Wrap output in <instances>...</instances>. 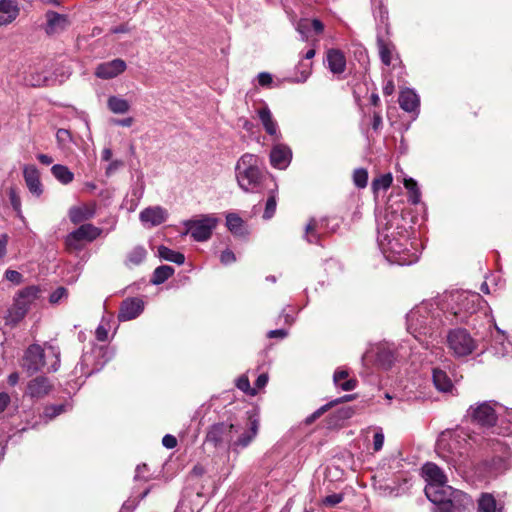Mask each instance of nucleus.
I'll return each instance as SVG.
<instances>
[{
	"instance_id": "nucleus-1",
	"label": "nucleus",
	"mask_w": 512,
	"mask_h": 512,
	"mask_svg": "<svg viewBox=\"0 0 512 512\" xmlns=\"http://www.w3.org/2000/svg\"><path fill=\"white\" fill-rule=\"evenodd\" d=\"M408 224L399 207L393 205L387 206L377 217L378 245L390 263L406 266L418 260L417 253L409 248Z\"/></svg>"
},
{
	"instance_id": "nucleus-2",
	"label": "nucleus",
	"mask_w": 512,
	"mask_h": 512,
	"mask_svg": "<svg viewBox=\"0 0 512 512\" xmlns=\"http://www.w3.org/2000/svg\"><path fill=\"white\" fill-rule=\"evenodd\" d=\"M407 330L425 348L442 325L444 319L437 300L423 301L410 310L406 316Z\"/></svg>"
},
{
	"instance_id": "nucleus-3",
	"label": "nucleus",
	"mask_w": 512,
	"mask_h": 512,
	"mask_svg": "<svg viewBox=\"0 0 512 512\" xmlns=\"http://www.w3.org/2000/svg\"><path fill=\"white\" fill-rule=\"evenodd\" d=\"M437 301L446 320L463 323L478 310L482 297L476 292L452 291L443 294Z\"/></svg>"
},
{
	"instance_id": "nucleus-4",
	"label": "nucleus",
	"mask_w": 512,
	"mask_h": 512,
	"mask_svg": "<svg viewBox=\"0 0 512 512\" xmlns=\"http://www.w3.org/2000/svg\"><path fill=\"white\" fill-rule=\"evenodd\" d=\"M472 437L464 428L441 434L436 444L439 457L458 469L464 465Z\"/></svg>"
},
{
	"instance_id": "nucleus-5",
	"label": "nucleus",
	"mask_w": 512,
	"mask_h": 512,
	"mask_svg": "<svg viewBox=\"0 0 512 512\" xmlns=\"http://www.w3.org/2000/svg\"><path fill=\"white\" fill-rule=\"evenodd\" d=\"M264 176V164L258 155L245 153L237 160L235 178L244 192L258 191Z\"/></svg>"
},
{
	"instance_id": "nucleus-6",
	"label": "nucleus",
	"mask_w": 512,
	"mask_h": 512,
	"mask_svg": "<svg viewBox=\"0 0 512 512\" xmlns=\"http://www.w3.org/2000/svg\"><path fill=\"white\" fill-rule=\"evenodd\" d=\"M425 495L436 506L433 512H457L459 510L455 503L457 496L467 499V506L472 504V500L468 495L454 491L447 483L439 485L426 484Z\"/></svg>"
},
{
	"instance_id": "nucleus-7",
	"label": "nucleus",
	"mask_w": 512,
	"mask_h": 512,
	"mask_svg": "<svg viewBox=\"0 0 512 512\" xmlns=\"http://www.w3.org/2000/svg\"><path fill=\"white\" fill-rule=\"evenodd\" d=\"M497 405L494 401L475 403L467 409L465 418L482 427H492L497 421Z\"/></svg>"
},
{
	"instance_id": "nucleus-8",
	"label": "nucleus",
	"mask_w": 512,
	"mask_h": 512,
	"mask_svg": "<svg viewBox=\"0 0 512 512\" xmlns=\"http://www.w3.org/2000/svg\"><path fill=\"white\" fill-rule=\"evenodd\" d=\"M374 360L382 369H389L396 360V350L393 344L379 343L372 345L362 356V362Z\"/></svg>"
},
{
	"instance_id": "nucleus-9",
	"label": "nucleus",
	"mask_w": 512,
	"mask_h": 512,
	"mask_svg": "<svg viewBox=\"0 0 512 512\" xmlns=\"http://www.w3.org/2000/svg\"><path fill=\"white\" fill-rule=\"evenodd\" d=\"M447 343L457 357L470 355L476 349V341L462 328L451 330L447 335Z\"/></svg>"
},
{
	"instance_id": "nucleus-10",
	"label": "nucleus",
	"mask_w": 512,
	"mask_h": 512,
	"mask_svg": "<svg viewBox=\"0 0 512 512\" xmlns=\"http://www.w3.org/2000/svg\"><path fill=\"white\" fill-rule=\"evenodd\" d=\"M102 233V229L87 223L70 232L65 238V245L69 251H79L83 242H92Z\"/></svg>"
},
{
	"instance_id": "nucleus-11",
	"label": "nucleus",
	"mask_w": 512,
	"mask_h": 512,
	"mask_svg": "<svg viewBox=\"0 0 512 512\" xmlns=\"http://www.w3.org/2000/svg\"><path fill=\"white\" fill-rule=\"evenodd\" d=\"M217 222L215 217L203 215L200 219L185 221L184 225L186 233H189L194 240L203 242L211 237Z\"/></svg>"
},
{
	"instance_id": "nucleus-12",
	"label": "nucleus",
	"mask_w": 512,
	"mask_h": 512,
	"mask_svg": "<svg viewBox=\"0 0 512 512\" xmlns=\"http://www.w3.org/2000/svg\"><path fill=\"white\" fill-rule=\"evenodd\" d=\"M250 420V429L242 431L240 425H235L228 423L231 426L232 433L231 435V443L228 446L232 447L234 450L237 448H245L247 447L253 438L256 436L258 432L259 422L257 419L253 418L252 415H249Z\"/></svg>"
},
{
	"instance_id": "nucleus-13",
	"label": "nucleus",
	"mask_w": 512,
	"mask_h": 512,
	"mask_svg": "<svg viewBox=\"0 0 512 512\" xmlns=\"http://www.w3.org/2000/svg\"><path fill=\"white\" fill-rule=\"evenodd\" d=\"M44 349L38 344L30 345L23 356L22 367L30 375L40 371L45 365Z\"/></svg>"
},
{
	"instance_id": "nucleus-14",
	"label": "nucleus",
	"mask_w": 512,
	"mask_h": 512,
	"mask_svg": "<svg viewBox=\"0 0 512 512\" xmlns=\"http://www.w3.org/2000/svg\"><path fill=\"white\" fill-rule=\"evenodd\" d=\"M46 23L43 26L48 36L61 34L69 28L71 21L66 14H60L54 10H48L45 13Z\"/></svg>"
},
{
	"instance_id": "nucleus-15",
	"label": "nucleus",
	"mask_w": 512,
	"mask_h": 512,
	"mask_svg": "<svg viewBox=\"0 0 512 512\" xmlns=\"http://www.w3.org/2000/svg\"><path fill=\"white\" fill-rule=\"evenodd\" d=\"M230 433H232V430L228 423H216L209 428L205 440L216 448L225 447L231 443Z\"/></svg>"
},
{
	"instance_id": "nucleus-16",
	"label": "nucleus",
	"mask_w": 512,
	"mask_h": 512,
	"mask_svg": "<svg viewBox=\"0 0 512 512\" xmlns=\"http://www.w3.org/2000/svg\"><path fill=\"white\" fill-rule=\"evenodd\" d=\"M126 68V62L117 58L98 64L94 74L100 79L109 80L122 74Z\"/></svg>"
},
{
	"instance_id": "nucleus-17",
	"label": "nucleus",
	"mask_w": 512,
	"mask_h": 512,
	"mask_svg": "<svg viewBox=\"0 0 512 512\" xmlns=\"http://www.w3.org/2000/svg\"><path fill=\"white\" fill-rule=\"evenodd\" d=\"M144 309V302L139 298L125 299L119 309L118 320L129 321L137 318Z\"/></svg>"
},
{
	"instance_id": "nucleus-18",
	"label": "nucleus",
	"mask_w": 512,
	"mask_h": 512,
	"mask_svg": "<svg viewBox=\"0 0 512 512\" xmlns=\"http://www.w3.org/2000/svg\"><path fill=\"white\" fill-rule=\"evenodd\" d=\"M292 160V151L285 144H276L270 152L271 165L280 170L286 169Z\"/></svg>"
},
{
	"instance_id": "nucleus-19",
	"label": "nucleus",
	"mask_w": 512,
	"mask_h": 512,
	"mask_svg": "<svg viewBox=\"0 0 512 512\" xmlns=\"http://www.w3.org/2000/svg\"><path fill=\"white\" fill-rule=\"evenodd\" d=\"M20 14L17 0H0V27L14 22Z\"/></svg>"
},
{
	"instance_id": "nucleus-20",
	"label": "nucleus",
	"mask_w": 512,
	"mask_h": 512,
	"mask_svg": "<svg viewBox=\"0 0 512 512\" xmlns=\"http://www.w3.org/2000/svg\"><path fill=\"white\" fill-rule=\"evenodd\" d=\"M139 218L144 224L157 226L167 220L168 212L160 206L148 207L140 212Z\"/></svg>"
},
{
	"instance_id": "nucleus-21",
	"label": "nucleus",
	"mask_w": 512,
	"mask_h": 512,
	"mask_svg": "<svg viewBox=\"0 0 512 512\" xmlns=\"http://www.w3.org/2000/svg\"><path fill=\"white\" fill-rule=\"evenodd\" d=\"M23 177L30 193L39 197L43 193V186L40 181L38 169L34 165L25 166Z\"/></svg>"
},
{
	"instance_id": "nucleus-22",
	"label": "nucleus",
	"mask_w": 512,
	"mask_h": 512,
	"mask_svg": "<svg viewBox=\"0 0 512 512\" xmlns=\"http://www.w3.org/2000/svg\"><path fill=\"white\" fill-rule=\"evenodd\" d=\"M39 293L40 289L37 286L25 287L16 294L13 303L28 313L30 306L38 299Z\"/></svg>"
},
{
	"instance_id": "nucleus-23",
	"label": "nucleus",
	"mask_w": 512,
	"mask_h": 512,
	"mask_svg": "<svg viewBox=\"0 0 512 512\" xmlns=\"http://www.w3.org/2000/svg\"><path fill=\"white\" fill-rule=\"evenodd\" d=\"M398 103L401 109L406 112H417L420 105V99L414 90L406 88L400 92Z\"/></svg>"
},
{
	"instance_id": "nucleus-24",
	"label": "nucleus",
	"mask_w": 512,
	"mask_h": 512,
	"mask_svg": "<svg viewBox=\"0 0 512 512\" xmlns=\"http://www.w3.org/2000/svg\"><path fill=\"white\" fill-rule=\"evenodd\" d=\"M51 384L48 378L38 376L27 385V394L32 398H42L49 393Z\"/></svg>"
},
{
	"instance_id": "nucleus-25",
	"label": "nucleus",
	"mask_w": 512,
	"mask_h": 512,
	"mask_svg": "<svg viewBox=\"0 0 512 512\" xmlns=\"http://www.w3.org/2000/svg\"><path fill=\"white\" fill-rule=\"evenodd\" d=\"M423 476L427 482V484H445L447 483V477L442 471L434 463H426L422 468Z\"/></svg>"
},
{
	"instance_id": "nucleus-26",
	"label": "nucleus",
	"mask_w": 512,
	"mask_h": 512,
	"mask_svg": "<svg viewBox=\"0 0 512 512\" xmlns=\"http://www.w3.org/2000/svg\"><path fill=\"white\" fill-rule=\"evenodd\" d=\"M326 60H327L328 68L333 74H341L345 71L346 59H345L343 52H341L340 50H338V49L329 50L327 52Z\"/></svg>"
},
{
	"instance_id": "nucleus-27",
	"label": "nucleus",
	"mask_w": 512,
	"mask_h": 512,
	"mask_svg": "<svg viewBox=\"0 0 512 512\" xmlns=\"http://www.w3.org/2000/svg\"><path fill=\"white\" fill-rule=\"evenodd\" d=\"M68 215L73 224H79L94 217L95 207L88 205L73 206L69 209Z\"/></svg>"
},
{
	"instance_id": "nucleus-28",
	"label": "nucleus",
	"mask_w": 512,
	"mask_h": 512,
	"mask_svg": "<svg viewBox=\"0 0 512 512\" xmlns=\"http://www.w3.org/2000/svg\"><path fill=\"white\" fill-rule=\"evenodd\" d=\"M491 348L493 353L499 357L512 358V342L503 333H498Z\"/></svg>"
},
{
	"instance_id": "nucleus-29",
	"label": "nucleus",
	"mask_w": 512,
	"mask_h": 512,
	"mask_svg": "<svg viewBox=\"0 0 512 512\" xmlns=\"http://www.w3.org/2000/svg\"><path fill=\"white\" fill-rule=\"evenodd\" d=\"M432 380L435 388L440 392H451L453 383L447 373L439 368H434L432 371Z\"/></svg>"
},
{
	"instance_id": "nucleus-30",
	"label": "nucleus",
	"mask_w": 512,
	"mask_h": 512,
	"mask_svg": "<svg viewBox=\"0 0 512 512\" xmlns=\"http://www.w3.org/2000/svg\"><path fill=\"white\" fill-rule=\"evenodd\" d=\"M258 117L267 132L271 136H277L278 125L272 117V113L267 105L258 110Z\"/></svg>"
},
{
	"instance_id": "nucleus-31",
	"label": "nucleus",
	"mask_w": 512,
	"mask_h": 512,
	"mask_svg": "<svg viewBox=\"0 0 512 512\" xmlns=\"http://www.w3.org/2000/svg\"><path fill=\"white\" fill-rule=\"evenodd\" d=\"M503 507L497 504L495 497L489 493H482L478 499L477 512H502Z\"/></svg>"
},
{
	"instance_id": "nucleus-32",
	"label": "nucleus",
	"mask_w": 512,
	"mask_h": 512,
	"mask_svg": "<svg viewBox=\"0 0 512 512\" xmlns=\"http://www.w3.org/2000/svg\"><path fill=\"white\" fill-rule=\"evenodd\" d=\"M26 314L27 313L22 308L13 303L4 315L5 324L10 327H15L25 318Z\"/></svg>"
},
{
	"instance_id": "nucleus-33",
	"label": "nucleus",
	"mask_w": 512,
	"mask_h": 512,
	"mask_svg": "<svg viewBox=\"0 0 512 512\" xmlns=\"http://www.w3.org/2000/svg\"><path fill=\"white\" fill-rule=\"evenodd\" d=\"M52 175L62 184L67 185L74 179L73 172L65 165L55 164L51 167Z\"/></svg>"
},
{
	"instance_id": "nucleus-34",
	"label": "nucleus",
	"mask_w": 512,
	"mask_h": 512,
	"mask_svg": "<svg viewBox=\"0 0 512 512\" xmlns=\"http://www.w3.org/2000/svg\"><path fill=\"white\" fill-rule=\"evenodd\" d=\"M174 272L175 270L172 266L161 265L154 270L150 282L153 285H160L168 280Z\"/></svg>"
},
{
	"instance_id": "nucleus-35",
	"label": "nucleus",
	"mask_w": 512,
	"mask_h": 512,
	"mask_svg": "<svg viewBox=\"0 0 512 512\" xmlns=\"http://www.w3.org/2000/svg\"><path fill=\"white\" fill-rule=\"evenodd\" d=\"M158 256L166 261L182 265L185 262V256L177 251H174L164 245L158 247Z\"/></svg>"
},
{
	"instance_id": "nucleus-36",
	"label": "nucleus",
	"mask_w": 512,
	"mask_h": 512,
	"mask_svg": "<svg viewBox=\"0 0 512 512\" xmlns=\"http://www.w3.org/2000/svg\"><path fill=\"white\" fill-rule=\"evenodd\" d=\"M107 106L114 114H125L130 109L129 102L118 96H110L107 100Z\"/></svg>"
},
{
	"instance_id": "nucleus-37",
	"label": "nucleus",
	"mask_w": 512,
	"mask_h": 512,
	"mask_svg": "<svg viewBox=\"0 0 512 512\" xmlns=\"http://www.w3.org/2000/svg\"><path fill=\"white\" fill-rule=\"evenodd\" d=\"M322 224H319L315 219L310 220L305 228V238L311 244H320V235Z\"/></svg>"
},
{
	"instance_id": "nucleus-38",
	"label": "nucleus",
	"mask_w": 512,
	"mask_h": 512,
	"mask_svg": "<svg viewBox=\"0 0 512 512\" xmlns=\"http://www.w3.org/2000/svg\"><path fill=\"white\" fill-rule=\"evenodd\" d=\"M226 225L234 235L241 236L244 234L243 220L237 214H228L226 217Z\"/></svg>"
},
{
	"instance_id": "nucleus-39",
	"label": "nucleus",
	"mask_w": 512,
	"mask_h": 512,
	"mask_svg": "<svg viewBox=\"0 0 512 512\" xmlns=\"http://www.w3.org/2000/svg\"><path fill=\"white\" fill-rule=\"evenodd\" d=\"M8 196H9L10 204H11L13 210L15 211L16 216L22 222H25V217H24V215L22 213V208H21V198H20V195H19V192H18L17 188L16 187H10L9 190H8Z\"/></svg>"
},
{
	"instance_id": "nucleus-40",
	"label": "nucleus",
	"mask_w": 512,
	"mask_h": 512,
	"mask_svg": "<svg viewBox=\"0 0 512 512\" xmlns=\"http://www.w3.org/2000/svg\"><path fill=\"white\" fill-rule=\"evenodd\" d=\"M377 45H378V50H379L381 61L386 66H389L392 61V50H393L392 45H390L389 43H387L386 41H384L381 38L377 39Z\"/></svg>"
},
{
	"instance_id": "nucleus-41",
	"label": "nucleus",
	"mask_w": 512,
	"mask_h": 512,
	"mask_svg": "<svg viewBox=\"0 0 512 512\" xmlns=\"http://www.w3.org/2000/svg\"><path fill=\"white\" fill-rule=\"evenodd\" d=\"M311 73V64L300 62L296 67V76L287 79L291 83H304Z\"/></svg>"
},
{
	"instance_id": "nucleus-42",
	"label": "nucleus",
	"mask_w": 512,
	"mask_h": 512,
	"mask_svg": "<svg viewBox=\"0 0 512 512\" xmlns=\"http://www.w3.org/2000/svg\"><path fill=\"white\" fill-rule=\"evenodd\" d=\"M393 181V177L391 173L380 175L379 177L375 178L372 182V189L374 193H378L379 191L387 190Z\"/></svg>"
},
{
	"instance_id": "nucleus-43",
	"label": "nucleus",
	"mask_w": 512,
	"mask_h": 512,
	"mask_svg": "<svg viewBox=\"0 0 512 512\" xmlns=\"http://www.w3.org/2000/svg\"><path fill=\"white\" fill-rule=\"evenodd\" d=\"M404 186L409 192V201L412 204H418L420 202L421 193L417 182L413 178H408L405 179Z\"/></svg>"
},
{
	"instance_id": "nucleus-44",
	"label": "nucleus",
	"mask_w": 512,
	"mask_h": 512,
	"mask_svg": "<svg viewBox=\"0 0 512 512\" xmlns=\"http://www.w3.org/2000/svg\"><path fill=\"white\" fill-rule=\"evenodd\" d=\"M380 495L384 497H398L405 493L403 485L381 484L378 487Z\"/></svg>"
},
{
	"instance_id": "nucleus-45",
	"label": "nucleus",
	"mask_w": 512,
	"mask_h": 512,
	"mask_svg": "<svg viewBox=\"0 0 512 512\" xmlns=\"http://www.w3.org/2000/svg\"><path fill=\"white\" fill-rule=\"evenodd\" d=\"M147 252L144 247L137 246L127 255V261L132 265H139L146 258Z\"/></svg>"
},
{
	"instance_id": "nucleus-46",
	"label": "nucleus",
	"mask_w": 512,
	"mask_h": 512,
	"mask_svg": "<svg viewBox=\"0 0 512 512\" xmlns=\"http://www.w3.org/2000/svg\"><path fill=\"white\" fill-rule=\"evenodd\" d=\"M109 330H110V319L103 317L95 331L96 339L100 342L107 341Z\"/></svg>"
},
{
	"instance_id": "nucleus-47",
	"label": "nucleus",
	"mask_w": 512,
	"mask_h": 512,
	"mask_svg": "<svg viewBox=\"0 0 512 512\" xmlns=\"http://www.w3.org/2000/svg\"><path fill=\"white\" fill-rule=\"evenodd\" d=\"M68 296V290L65 287L60 286L50 294L49 302L52 305H56L63 301H66L68 299Z\"/></svg>"
},
{
	"instance_id": "nucleus-48",
	"label": "nucleus",
	"mask_w": 512,
	"mask_h": 512,
	"mask_svg": "<svg viewBox=\"0 0 512 512\" xmlns=\"http://www.w3.org/2000/svg\"><path fill=\"white\" fill-rule=\"evenodd\" d=\"M354 184L358 188H365L368 182V172L364 168L356 169L353 173Z\"/></svg>"
},
{
	"instance_id": "nucleus-49",
	"label": "nucleus",
	"mask_w": 512,
	"mask_h": 512,
	"mask_svg": "<svg viewBox=\"0 0 512 512\" xmlns=\"http://www.w3.org/2000/svg\"><path fill=\"white\" fill-rule=\"evenodd\" d=\"M66 408H67V405H65V404L50 405L45 408L44 415H45V417H47L49 419H53L56 416L65 412Z\"/></svg>"
},
{
	"instance_id": "nucleus-50",
	"label": "nucleus",
	"mask_w": 512,
	"mask_h": 512,
	"mask_svg": "<svg viewBox=\"0 0 512 512\" xmlns=\"http://www.w3.org/2000/svg\"><path fill=\"white\" fill-rule=\"evenodd\" d=\"M276 205V196L274 194H271L266 201L265 210L263 214L264 219L268 220L273 217L276 211Z\"/></svg>"
},
{
	"instance_id": "nucleus-51",
	"label": "nucleus",
	"mask_w": 512,
	"mask_h": 512,
	"mask_svg": "<svg viewBox=\"0 0 512 512\" xmlns=\"http://www.w3.org/2000/svg\"><path fill=\"white\" fill-rule=\"evenodd\" d=\"M333 406H334V402H329V403L321 406L319 409H317L315 412H313L311 415H309L305 419V423L307 425L312 424L316 419L321 417L326 411H328Z\"/></svg>"
},
{
	"instance_id": "nucleus-52",
	"label": "nucleus",
	"mask_w": 512,
	"mask_h": 512,
	"mask_svg": "<svg viewBox=\"0 0 512 512\" xmlns=\"http://www.w3.org/2000/svg\"><path fill=\"white\" fill-rule=\"evenodd\" d=\"M343 499H344L343 494L334 493V494L326 496L322 500V505H324L326 507H334V506L338 505L339 503H341L343 501Z\"/></svg>"
},
{
	"instance_id": "nucleus-53",
	"label": "nucleus",
	"mask_w": 512,
	"mask_h": 512,
	"mask_svg": "<svg viewBox=\"0 0 512 512\" xmlns=\"http://www.w3.org/2000/svg\"><path fill=\"white\" fill-rule=\"evenodd\" d=\"M56 139L60 146L64 147L68 143L72 142V136L70 131L66 129H59L56 133Z\"/></svg>"
},
{
	"instance_id": "nucleus-54",
	"label": "nucleus",
	"mask_w": 512,
	"mask_h": 512,
	"mask_svg": "<svg viewBox=\"0 0 512 512\" xmlns=\"http://www.w3.org/2000/svg\"><path fill=\"white\" fill-rule=\"evenodd\" d=\"M236 386L245 393H250L251 395L256 393L255 390H251L249 379L245 375H242L237 379Z\"/></svg>"
},
{
	"instance_id": "nucleus-55",
	"label": "nucleus",
	"mask_w": 512,
	"mask_h": 512,
	"mask_svg": "<svg viewBox=\"0 0 512 512\" xmlns=\"http://www.w3.org/2000/svg\"><path fill=\"white\" fill-rule=\"evenodd\" d=\"M46 80V77L40 73H37L35 75L31 74L29 77L25 78L26 84L33 87H38L45 84Z\"/></svg>"
},
{
	"instance_id": "nucleus-56",
	"label": "nucleus",
	"mask_w": 512,
	"mask_h": 512,
	"mask_svg": "<svg viewBox=\"0 0 512 512\" xmlns=\"http://www.w3.org/2000/svg\"><path fill=\"white\" fill-rule=\"evenodd\" d=\"M5 279L12 282L15 285H19L23 281V276L21 273H19L16 270H6L5 272Z\"/></svg>"
},
{
	"instance_id": "nucleus-57",
	"label": "nucleus",
	"mask_w": 512,
	"mask_h": 512,
	"mask_svg": "<svg viewBox=\"0 0 512 512\" xmlns=\"http://www.w3.org/2000/svg\"><path fill=\"white\" fill-rule=\"evenodd\" d=\"M258 84L261 87H271L273 84V77L268 72H261L257 75Z\"/></svg>"
},
{
	"instance_id": "nucleus-58",
	"label": "nucleus",
	"mask_w": 512,
	"mask_h": 512,
	"mask_svg": "<svg viewBox=\"0 0 512 512\" xmlns=\"http://www.w3.org/2000/svg\"><path fill=\"white\" fill-rule=\"evenodd\" d=\"M384 445V434L381 429H378L373 436V449L378 452Z\"/></svg>"
},
{
	"instance_id": "nucleus-59",
	"label": "nucleus",
	"mask_w": 512,
	"mask_h": 512,
	"mask_svg": "<svg viewBox=\"0 0 512 512\" xmlns=\"http://www.w3.org/2000/svg\"><path fill=\"white\" fill-rule=\"evenodd\" d=\"M354 415V409L350 406L342 407L337 410L336 418L338 420H347Z\"/></svg>"
},
{
	"instance_id": "nucleus-60",
	"label": "nucleus",
	"mask_w": 512,
	"mask_h": 512,
	"mask_svg": "<svg viewBox=\"0 0 512 512\" xmlns=\"http://www.w3.org/2000/svg\"><path fill=\"white\" fill-rule=\"evenodd\" d=\"M310 30V23L307 19L301 20L297 24V31L302 35V40L308 39V32Z\"/></svg>"
},
{
	"instance_id": "nucleus-61",
	"label": "nucleus",
	"mask_w": 512,
	"mask_h": 512,
	"mask_svg": "<svg viewBox=\"0 0 512 512\" xmlns=\"http://www.w3.org/2000/svg\"><path fill=\"white\" fill-rule=\"evenodd\" d=\"M220 261L224 265H228L234 263L236 261V256L230 249L224 250L220 255Z\"/></svg>"
},
{
	"instance_id": "nucleus-62",
	"label": "nucleus",
	"mask_w": 512,
	"mask_h": 512,
	"mask_svg": "<svg viewBox=\"0 0 512 512\" xmlns=\"http://www.w3.org/2000/svg\"><path fill=\"white\" fill-rule=\"evenodd\" d=\"M162 445L167 449H173L177 446V439L171 434H166L162 438Z\"/></svg>"
},
{
	"instance_id": "nucleus-63",
	"label": "nucleus",
	"mask_w": 512,
	"mask_h": 512,
	"mask_svg": "<svg viewBox=\"0 0 512 512\" xmlns=\"http://www.w3.org/2000/svg\"><path fill=\"white\" fill-rule=\"evenodd\" d=\"M357 381L355 379H346L336 386L344 391H352L356 388Z\"/></svg>"
},
{
	"instance_id": "nucleus-64",
	"label": "nucleus",
	"mask_w": 512,
	"mask_h": 512,
	"mask_svg": "<svg viewBox=\"0 0 512 512\" xmlns=\"http://www.w3.org/2000/svg\"><path fill=\"white\" fill-rule=\"evenodd\" d=\"M148 471L146 464H141L136 467L135 471V480H144L147 481L148 477L145 475V472Z\"/></svg>"
}]
</instances>
